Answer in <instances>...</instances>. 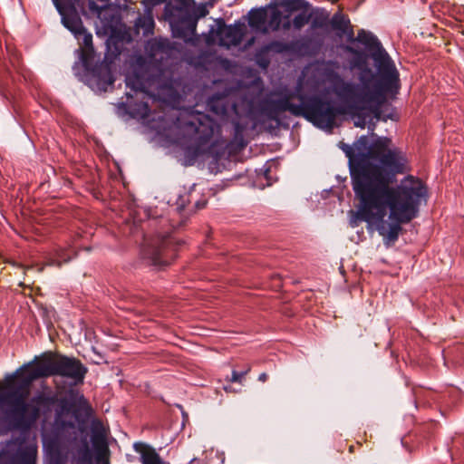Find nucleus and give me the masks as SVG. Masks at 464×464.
Wrapping results in <instances>:
<instances>
[{"instance_id": "423d86ee", "label": "nucleus", "mask_w": 464, "mask_h": 464, "mask_svg": "<svg viewBox=\"0 0 464 464\" xmlns=\"http://www.w3.org/2000/svg\"><path fill=\"white\" fill-rule=\"evenodd\" d=\"M244 34L243 25L225 26L219 31L220 45L230 47L240 43Z\"/></svg>"}, {"instance_id": "39448f33", "label": "nucleus", "mask_w": 464, "mask_h": 464, "mask_svg": "<svg viewBox=\"0 0 464 464\" xmlns=\"http://www.w3.org/2000/svg\"><path fill=\"white\" fill-rule=\"evenodd\" d=\"M64 0H53L59 14L62 15L63 24L71 31L75 37H78L84 29L80 17L75 13L67 14L63 7Z\"/></svg>"}, {"instance_id": "a211bd4d", "label": "nucleus", "mask_w": 464, "mask_h": 464, "mask_svg": "<svg viewBox=\"0 0 464 464\" xmlns=\"http://www.w3.org/2000/svg\"><path fill=\"white\" fill-rule=\"evenodd\" d=\"M81 37L82 39V44H84V46L87 49L90 48L92 46V34L86 33V31L83 29L82 33L77 38L80 39Z\"/></svg>"}, {"instance_id": "1a4fd4ad", "label": "nucleus", "mask_w": 464, "mask_h": 464, "mask_svg": "<svg viewBox=\"0 0 464 464\" xmlns=\"http://www.w3.org/2000/svg\"><path fill=\"white\" fill-rule=\"evenodd\" d=\"M171 26L174 35L181 37L185 41L190 40L196 30L195 21L192 20L184 21L180 24H172Z\"/></svg>"}, {"instance_id": "6ab92c4d", "label": "nucleus", "mask_w": 464, "mask_h": 464, "mask_svg": "<svg viewBox=\"0 0 464 464\" xmlns=\"http://www.w3.org/2000/svg\"><path fill=\"white\" fill-rule=\"evenodd\" d=\"M305 23H307V19L304 15H298L294 19V25L296 28L302 27Z\"/></svg>"}, {"instance_id": "5701e85b", "label": "nucleus", "mask_w": 464, "mask_h": 464, "mask_svg": "<svg viewBox=\"0 0 464 464\" xmlns=\"http://www.w3.org/2000/svg\"><path fill=\"white\" fill-rule=\"evenodd\" d=\"M144 20L148 24V25H151L153 24V20L150 16L144 18Z\"/></svg>"}, {"instance_id": "f8f14e48", "label": "nucleus", "mask_w": 464, "mask_h": 464, "mask_svg": "<svg viewBox=\"0 0 464 464\" xmlns=\"http://www.w3.org/2000/svg\"><path fill=\"white\" fill-rule=\"evenodd\" d=\"M267 20H268V30H276L279 27L281 22V14L278 10L273 9L267 13Z\"/></svg>"}, {"instance_id": "4be33fe9", "label": "nucleus", "mask_w": 464, "mask_h": 464, "mask_svg": "<svg viewBox=\"0 0 464 464\" xmlns=\"http://www.w3.org/2000/svg\"><path fill=\"white\" fill-rule=\"evenodd\" d=\"M267 379V375L266 373H261L258 377V380L261 381V382H266Z\"/></svg>"}, {"instance_id": "7ed1b4c3", "label": "nucleus", "mask_w": 464, "mask_h": 464, "mask_svg": "<svg viewBox=\"0 0 464 464\" xmlns=\"http://www.w3.org/2000/svg\"><path fill=\"white\" fill-rule=\"evenodd\" d=\"M53 374L82 381L85 369L74 359L48 355L37 362L24 364L14 374L6 376L1 390L17 391L22 398L27 393V389L33 381Z\"/></svg>"}, {"instance_id": "0eeeda50", "label": "nucleus", "mask_w": 464, "mask_h": 464, "mask_svg": "<svg viewBox=\"0 0 464 464\" xmlns=\"http://www.w3.org/2000/svg\"><path fill=\"white\" fill-rule=\"evenodd\" d=\"M100 428L101 430L92 436V440L94 447L98 450L100 464H109V450L106 442V431L102 426Z\"/></svg>"}, {"instance_id": "9d476101", "label": "nucleus", "mask_w": 464, "mask_h": 464, "mask_svg": "<svg viewBox=\"0 0 464 464\" xmlns=\"http://www.w3.org/2000/svg\"><path fill=\"white\" fill-rule=\"evenodd\" d=\"M113 82V79L109 70L105 69L102 75H94L91 82V87L96 92H106Z\"/></svg>"}, {"instance_id": "6e6552de", "label": "nucleus", "mask_w": 464, "mask_h": 464, "mask_svg": "<svg viewBox=\"0 0 464 464\" xmlns=\"http://www.w3.org/2000/svg\"><path fill=\"white\" fill-rule=\"evenodd\" d=\"M134 450L140 454L142 464H167L153 448L144 443H135Z\"/></svg>"}, {"instance_id": "ddd939ff", "label": "nucleus", "mask_w": 464, "mask_h": 464, "mask_svg": "<svg viewBox=\"0 0 464 464\" xmlns=\"http://www.w3.org/2000/svg\"><path fill=\"white\" fill-rule=\"evenodd\" d=\"M158 250L151 246H147L142 250V256L144 258L151 261L152 264H158Z\"/></svg>"}, {"instance_id": "9b49d317", "label": "nucleus", "mask_w": 464, "mask_h": 464, "mask_svg": "<svg viewBox=\"0 0 464 464\" xmlns=\"http://www.w3.org/2000/svg\"><path fill=\"white\" fill-rule=\"evenodd\" d=\"M267 21V12L263 10L252 11L249 14V25L256 31L266 32L268 27L266 24Z\"/></svg>"}, {"instance_id": "20e7f679", "label": "nucleus", "mask_w": 464, "mask_h": 464, "mask_svg": "<svg viewBox=\"0 0 464 464\" xmlns=\"http://www.w3.org/2000/svg\"><path fill=\"white\" fill-rule=\"evenodd\" d=\"M335 113L328 106L321 105L306 112V118L317 127L329 130L334 126Z\"/></svg>"}, {"instance_id": "4468645a", "label": "nucleus", "mask_w": 464, "mask_h": 464, "mask_svg": "<svg viewBox=\"0 0 464 464\" xmlns=\"http://www.w3.org/2000/svg\"><path fill=\"white\" fill-rule=\"evenodd\" d=\"M303 0H284L283 5L289 11L299 10L304 6Z\"/></svg>"}, {"instance_id": "412c9836", "label": "nucleus", "mask_w": 464, "mask_h": 464, "mask_svg": "<svg viewBox=\"0 0 464 464\" xmlns=\"http://www.w3.org/2000/svg\"><path fill=\"white\" fill-rule=\"evenodd\" d=\"M149 109L146 104H142L140 111L138 112L141 117H145L148 114Z\"/></svg>"}, {"instance_id": "f257e3e1", "label": "nucleus", "mask_w": 464, "mask_h": 464, "mask_svg": "<svg viewBox=\"0 0 464 464\" xmlns=\"http://www.w3.org/2000/svg\"><path fill=\"white\" fill-rule=\"evenodd\" d=\"M343 150L359 200L357 209L349 212V223L355 227L366 222L368 228L376 230L390 246L398 239L401 225L417 216L427 195L426 188L412 176L403 179L396 188L390 187L393 177L407 169L408 160L386 137L372 132Z\"/></svg>"}, {"instance_id": "f03ea898", "label": "nucleus", "mask_w": 464, "mask_h": 464, "mask_svg": "<svg viewBox=\"0 0 464 464\" xmlns=\"http://www.w3.org/2000/svg\"><path fill=\"white\" fill-rule=\"evenodd\" d=\"M373 59L381 76L365 71L357 84H347L334 72L328 74L326 79L333 91L347 102L348 112L352 115L354 125L367 127L370 130H374L375 123L380 119V107L385 100L388 85L396 80L395 70L383 51L379 50L374 53Z\"/></svg>"}, {"instance_id": "aec40b11", "label": "nucleus", "mask_w": 464, "mask_h": 464, "mask_svg": "<svg viewBox=\"0 0 464 464\" xmlns=\"http://www.w3.org/2000/svg\"><path fill=\"white\" fill-rule=\"evenodd\" d=\"M244 373H239L236 371L232 372L231 381L235 382H241Z\"/></svg>"}, {"instance_id": "dca6fc26", "label": "nucleus", "mask_w": 464, "mask_h": 464, "mask_svg": "<svg viewBox=\"0 0 464 464\" xmlns=\"http://www.w3.org/2000/svg\"><path fill=\"white\" fill-rule=\"evenodd\" d=\"M358 39L370 45H373L377 42L376 38L373 35L367 34L364 31H362L358 34Z\"/></svg>"}, {"instance_id": "f3484780", "label": "nucleus", "mask_w": 464, "mask_h": 464, "mask_svg": "<svg viewBox=\"0 0 464 464\" xmlns=\"http://www.w3.org/2000/svg\"><path fill=\"white\" fill-rule=\"evenodd\" d=\"M70 259V257H63V255L61 252H58L56 254V256L50 259L48 261L49 266H61L63 261L67 262Z\"/></svg>"}, {"instance_id": "2eb2a0df", "label": "nucleus", "mask_w": 464, "mask_h": 464, "mask_svg": "<svg viewBox=\"0 0 464 464\" xmlns=\"http://www.w3.org/2000/svg\"><path fill=\"white\" fill-rule=\"evenodd\" d=\"M126 84L135 92H138L142 88V82L139 77L133 78L132 76L128 75L126 77Z\"/></svg>"}]
</instances>
